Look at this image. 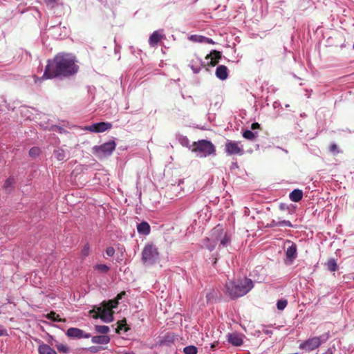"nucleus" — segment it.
Masks as SVG:
<instances>
[{
    "instance_id": "nucleus-1",
    "label": "nucleus",
    "mask_w": 354,
    "mask_h": 354,
    "mask_svg": "<svg viewBox=\"0 0 354 354\" xmlns=\"http://www.w3.org/2000/svg\"><path fill=\"white\" fill-rule=\"evenodd\" d=\"M75 57L68 53H59L48 59L41 77L42 80L55 77H68L77 73L79 67Z\"/></svg>"
},
{
    "instance_id": "nucleus-2",
    "label": "nucleus",
    "mask_w": 354,
    "mask_h": 354,
    "mask_svg": "<svg viewBox=\"0 0 354 354\" xmlns=\"http://www.w3.org/2000/svg\"><path fill=\"white\" fill-rule=\"evenodd\" d=\"M124 291L119 293L115 299L109 301H104L100 306H94V308L89 311L90 314H93L94 319L100 318L103 322L109 323L113 320V308L118 306V301L125 295Z\"/></svg>"
},
{
    "instance_id": "nucleus-3",
    "label": "nucleus",
    "mask_w": 354,
    "mask_h": 354,
    "mask_svg": "<svg viewBox=\"0 0 354 354\" xmlns=\"http://www.w3.org/2000/svg\"><path fill=\"white\" fill-rule=\"evenodd\" d=\"M253 287V282L248 278L226 282L225 293L231 299H236L246 295Z\"/></svg>"
},
{
    "instance_id": "nucleus-4",
    "label": "nucleus",
    "mask_w": 354,
    "mask_h": 354,
    "mask_svg": "<svg viewBox=\"0 0 354 354\" xmlns=\"http://www.w3.org/2000/svg\"><path fill=\"white\" fill-rule=\"evenodd\" d=\"M192 151L196 153L201 158L216 155V147L214 144L207 140H200L194 142L192 145Z\"/></svg>"
},
{
    "instance_id": "nucleus-5",
    "label": "nucleus",
    "mask_w": 354,
    "mask_h": 354,
    "mask_svg": "<svg viewBox=\"0 0 354 354\" xmlns=\"http://www.w3.org/2000/svg\"><path fill=\"white\" fill-rule=\"evenodd\" d=\"M329 337V335L326 334L319 337H313L308 339L299 345V348L311 351L318 348L323 342H325Z\"/></svg>"
},
{
    "instance_id": "nucleus-6",
    "label": "nucleus",
    "mask_w": 354,
    "mask_h": 354,
    "mask_svg": "<svg viewBox=\"0 0 354 354\" xmlns=\"http://www.w3.org/2000/svg\"><path fill=\"white\" fill-rule=\"evenodd\" d=\"M116 144L114 141L105 142L100 146L93 147V153L98 158L111 155L115 149Z\"/></svg>"
},
{
    "instance_id": "nucleus-7",
    "label": "nucleus",
    "mask_w": 354,
    "mask_h": 354,
    "mask_svg": "<svg viewBox=\"0 0 354 354\" xmlns=\"http://www.w3.org/2000/svg\"><path fill=\"white\" fill-rule=\"evenodd\" d=\"M158 259V252L153 245H147L145 247L142 253V259L144 263L152 264Z\"/></svg>"
},
{
    "instance_id": "nucleus-8",
    "label": "nucleus",
    "mask_w": 354,
    "mask_h": 354,
    "mask_svg": "<svg viewBox=\"0 0 354 354\" xmlns=\"http://www.w3.org/2000/svg\"><path fill=\"white\" fill-rule=\"evenodd\" d=\"M225 150L228 156L242 155L243 154V149L239 146V142L227 140L225 145Z\"/></svg>"
},
{
    "instance_id": "nucleus-9",
    "label": "nucleus",
    "mask_w": 354,
    "mask_h": 354,
    "mask_svg": "<svg viewBox=\"0 0 354 354\" xmlns=\"http://www.w3.org/2000/svg\"><path fill=\"white\" fill-rule=\"evenodd\" d=\"M112 128L110 122H101L84 127V130L95 133H102Z\"/></svg>"
},
{
    "instance_id": "nucleus-10",
    "label": "nucleus",
    "mask_w": 354,
    "mask_h": 354,
    "mask_svg": "<svg viewBox=\"0 0 354 354\" xmlns=\"http://www.w3.org/2000/svg\"><path fill=\"white\" fill-rule=\"evenodd\" d=\"M66 335L71 338H89L91 334L85 333L82 330L77 328H69L66 331Z\"/></svg>"
},
{
    "instance_id": "nucleus-11",
    "label": "nucleus",
    "mask_w": 354,
    "mask_h": 354,
    "mask_svg": "<svg viewBox=\"0 0 354 354\" xmlns=\"http://www.w3.org/2000/svg\"><path fill=\"white\" fill-rule=\"evenodd\" d=\"M221 58V53L217 50H213L210 54L206 55L205 59L207 61V66H215Z\"/></svg>"
},
{
    "instance_id": "nucleus-12",
    "label": "nucleus",
    "mask_w": 354,
    "mask_h": 354,
    "mask_svg": "<svg viewBox=\"0 0 354 354\" xmlns=\"http://www.w3.org/2000/svg\"><path fill=\"white\" fill-rule=\"evenodd\" d=\"M162 32V30H156L151 35L149 39V44L151 47L156 46L162 39L165 38V35Z\"/></svg>"
},
{
    "instance_id": "nucleus-13",
    "label": "nucleus",
    "mask_w": 354,
    "mask_h": 354,
    "mask_svg": "<svg viewBox=\"0 0 354 354\" xmlns=\"http://www.w3.org/2000/svg\"><path fill=\"white\" fill-rule=\"evenodd\" d=\"M228 342L235 346H240L243 344V340L241 335L233 333L227 335Z\"/></svg>"
},
{
    "instance_id": "nucleus-14",
    "label": "nucleus",
    "mask_w": 354,
    "mask_h": 354,
    "mask_svg": "<svg viewBox=\"0 0 354 354\" xmlns=\"http://www.w3.org/2000/svg\"><path fill=\"white\" fill-rule=\"evenodd\" d=\"M216 75L221 80H226L228 76L227 68L224 65L218 66L216 69Z\"/></svg>"
},
{
    "instance_id": "nucleus-15",
    "label": "nucleus",
    "mask_w": 354,
    "mask_h": 354,
    "mask_svg": "<svg viewBox=\"0 0 354 354\" xmlns=\"http://www.w3.org/2000/svg\"><path fill=\"white\" fill-rule=\"evenodd\" d=\"M286 257L289 259L290 261L295 259L297 257V245L296 244L292 243L291 245L287 248Z\"/></svg>"
},
{
    "instance_id": "nucleus-16",
    "label": "nucleus",
    "mask_w": 354,
    "mask_h": 354,
    "mask_svg": "<svg viewBox=\"0 0 354 354\" xmlns=\"http://www.w3.org/2000/svg\"><path fill=\"white\" fill-rule=\"evenodd\" d=\"M91 342L94 344H106L110 342V337L107 335H96L92 337Z\"/></svg>"
},
{
    "instance_id": "nucleus-17",
    "label": "nucleus",
    "mask_w": 354,
    "mask_h": 354,
    "mask_svg": "<svg viewBox=\"0 0 354 354\" xmlns=\"http://www.w3.org/2000/svg\"><path fill=\"white\" fill-rule=\"evenodd\" d=\"M137 230L140 234L148 235L150 233V226L148 223L143 221L138 225Z\"/></svg>"
},
{
    "instance_id": "nucleus-18",
    "label": "nucleus",
    "mask_w": 354,
    "mask_h": 354,
    "mask_svg": "<svg viewBox=\"0 0 354 354\" xmlns=\"http://www.w3.org/2000/svg\"><path fill=\"white\" fill-rule=\"evenodd\" d=\"M303 197V192L300 189H294L290 194V199L293 202H299Z\"/></svg>"
},
{
    "instance_id": "nucleus-19",
    "label": "nucleus",
    "mask_w": 354,
    "mask_h": 354,
    "mask_svg": "<svg viewBox=\"0 0 354 354\" xmlns=\"http://www.w3.org/2000/svg\"><path fill=\"white\" fill-rule=\"evenodd\" d=\"M39 354H57L56 351L50 346L43 344L38 348Z\"/></svg>"
},
{
    "instance_id": "nucleus-20",
    "label": "nucleus",
    "mask_w": 354,
    "mask_h": 354,
    "mask_svg": "<svg viewBox=\"0 0 354 354\" xmlns=\"http://www.w3.org/2000/svg\"><path fill=\"white\" fill-rule=\"evenodd\" d=\"M204 244L208 250L212 251L215 248L216 245V241L215 240H211L209 238H206L204 240Z\"/></svg>"
},
{
    "instance_id": "nucleus-21",
    "label": "nucleus",
    "mask_w": 354,
    "mask_h": 354,
    "mask_svg": "<svg viewBox=\"0 0 354 354\" xmlns=\"http://www.w3.org/2000/svg\"><path fill=\"white\" fill-rule=\"evenodd\" d=\"M94 270H97V272H100V273H107L110 268L108 266L105 265V264H96L95 266H94Z\"/></svg>"
},
{
    "instance_id": "nucleus-22",
    "label": "nucleus",
    "mask_w": 354,
    "mask_h": 354,
    "mask_svg": "<svg viewBox=\"0 0 354 354\" xmlns=\"http://www.w3.org/2000/svg\"><path fill=\"white\" fill-rule=\"evenodd\" d=\"M56 159L59 161H62L66 158V153L64 150L58 149L54 151Z\"/></svg>"
},
{
    "instance_id": "nucleus-23",
    "label": "nucleus",
    "mask_w": 354,
    "mask_h": 354,
    "mask_svg": "<svg viewBox=\"0 0 354 354\" xmlns=\"http://www.w3.org/2000/svg\"><path fill=\"white\" fill-rule=\"evenodd\" d=\"M243 137L249 140H254L257 137V133H253L250 130H245L243 133Z\"/></svg>"
},
{
    "instance_id": "nucleus-24",
    "label": "nucleus",
    "mask_w": 354,
    "mask_h": 354,
    "mask_svg": "<svg viewBox=\"0 0 354 354\" xmlns=\"http://www.w3.org/2000/svg\"><path fill=\"white\" fill-rule=\"evenodd\" d=\"M15 183V178L12 177H10L4 183L3 188L6 190H10L13 187V185Z\"/></svg>"
},
{
    "instance_id": "nucleus-25",
    "label": "nucleus",
    "mask_w": 354,
    "mask_h": 354,
    "mask_svg": "<svg viewBox=\"0 0 354 354\" xmlns=\"http://www.w3.org/2000/svg\"><path fill=\"white\" fill-rule=\"evenodd\" d=\"M46 317L50 320L55 321V322H64V319H61L59 317V315L57 314L56 313L52 311L50 313H48L46 316Z\"/></svg>"
},
{
    "instance_id": "nucleus-26",
    "label": "nucleus",
    "mask_w": 354,
    "mask_h": 354,
    "mask_svg": "<svg viewBox=\"0 0 354 354\" xmlns=\"http://www.w3.org/2000/svg\"><path fill=\"white\" fill-rule=\"evenodd\" d=\"M327 268L330 271L334 272L337 268V264L334 259H330L327 262Z\"/></svg>"
},
{
    "instance_id": "nucleus-27",
    "label": "nucleus",
    "mask_w": 354,
    "mask_h": 354,
    "mask_svg": "<svg viewBox=\"0 0 354 354\" xmlns=\"http://www.w3.org/2000/svg\"><path fill=\"white\" fill-rule=\"evenodd\" d=\"M185 354H197V348L194 346H188L184 348Z\"/></svg>"
},
{
    "instance_id": "nucleus-28",
    "label": "nucleus",
    "mask_w": 354,
    "mask_h": 354,
    "mask_svg": "<svg viewBox=\"0 0 354 354\" xmlns=\"http://www.w3.org/2000/svg\"><path fill=\"white\" fill-rule=\"evenodd\" d=\"M55 347L59 352L67 353L69 351V348L66 345L62 343L55 344Z\"/></svg>"
},
{
    "instance_id": "nucleus-29",
    "label": "nucleus",
    "mask_w": 354,
    "mask_h": 354,
    "mask_svg": "<svg viewBox=\"0 0 354 354\" xmlns=\"http://www.w3.org/2000/svg\"><path fill=\"white\" fill-rule=\"evenodd\" d=\"M95 330L97 332L102 334H106L109 331V328L106 326H95Z\"/></svg>"
},
{
    "instance_id": "nucleus-30",
    "label": "nucleus",
    "mask_w": 354,
    "mask_h": 354,
    "mask_svg": "<svg viewBox=\"0 0 354 354\" xmlns=\"http://www.w3.org/2000/svg\"><path fill=\"white\" fill-rule=\"evenodd\" d=\"M288 304V301L286 299H281L279 300L277 303V307L279 310H283Z\"/></svg>"
},
{
    "instance_id": "nucleus-31",
    "label": "nucleus",
    "mask_w": 354,
    "mask_h": 354,
    "mask_svg": "<svg viewBox=\"0 0 354 354\" xmlns=\"http://www.w3.org/2000/svg\"><path fill=\"white\" fill-rule=\"evenodd\" d=\"M39 152L40 149L38 147H32L29 151V155L32 158H36L39 156Z\"/></svg>"
},
{
    "instance_id": "nucleus-32",
    "label": "nucleus",
    "mask_w": 354,
    "mask_h": 354,
    "mask_svg": "<svg viewBox=\"0 0 354 354\" xmlns=\"http://www.w3.org/2000/svg\"><path fill=\"white\" fill-rule=\"evenodd\" d=\"M89 250H90L89 244L88 243H86L84 245V248H83V249L82 250V252H81V254H82V257H87L89 254Z\"/></svg>"
},
{
    "instance_id": "nucleus-33",
    "label": "nucleus",
    "mask_w": 354,
    "mask_h": 354,
    "mask_svg": "<svg viewBox=\"0 0 354 354\" xmlns=\"http://www.w3.org/2000/svg\"><path fill=\"white\" fill-rule=\"evenodd\" d=\"M230 242V238L227 234H225L223 238L221 240V244L223 246H226L227 244Z\"/></svg>"
},
{
    "instance_id": "nucleus-34",
    "label": "nucleus",
    "mask_w": 354,
    "mask_h": 354,
    "mask_svg": "<svg viewBox=\"0 0 354 354\" xmlns=\"http://www.w3.org/2000/svg\"><path fill=\"white\" fill-rule=\"evenodd\" d=\"M106 254L109 257H113L115 254V249L113 247H109L106 250Z\"/></svg>"
},
{
    "instance_id": "nucleus-35",
    "label": "nucleus",
    "mask_w": 354,
    "mask_h": 354,
    "mask_svg": "<svg viewBox=\"0 0 354 354\" xmlns=\"http://www.w3.org/2000/svg\"><path fill=\"white\" fill-rule=\"evenodd\" d=\"M330 151L333 153H339L338 147L335 144H331L330 146Z\"/></svg>"
},
{
    "instance_id": "nucleus-36",
    "label": "nucleus",
    "mask_w": 354,
    "mask_h": 354,
    "mask_svg": "<svg viewBox=\"0 0 354 354\" xmlns=\"http://www.w3.org/2000/svg\"><path fill=\"white\" fill-rule=\"evenodd\" d=\"M279 226H288V227H292V223L289 221L283 220L281 221H279Z\"/></svg>"
},
{
    "instance_id": "nucleus-37",
    "label": "nucleus",
    "mask_w": 354,
    "mask_h": 354,
    "mask_svg": "<svg viewBox=\"0 0 354 354\" xmlns=\"http://www.w3.org/2000/svg\"><path fill=\"white\" fill-rule=\"evenodd\" d=\"M268 225L271 227L279 226V221H276L275 220H272Z\"/></svg>"
},
{
    "instance_id": "nucleus-38",
    "label": "nucleus",
    "mask_w": 354,
    "mask_h": 354,
    "mask_svg": "<svg viewBox=\"0 0 354 354\" xmlns=\"http://www.w3.org/2000/svg\"><path fill=\"white\" fill-rule=\"evenodd\" d=\"M260 128V124L258 122H254L251 125V129L252 130L257 129Z\"/></svg>"
},
{
    "instance_id": "nucleus-39",
    "label": "nucleus",
    "mask_w": 354,
    "mask_h": 354,
    "mask_svg": "<svg viewBox=\"0 0 354 354\" xmlns=\"http://www.w3.org/2000/svg\"><path fill=\"white\" fill-rule=\"evenodd\" d=\"M7 335V331L0 326V336Z\"/></svg>"
},
{
    "instance_id": "nucleus-40",
    "label": "nucleus",
    "mask_w": 354,
    "mask_h": 354,
    "mask_svg": "<svg viewBox=\"0 0 354 354\" xmlns=\"http://www.w3.org/2000/svg\"><path fill=\"white\" fill-rule=\"evenodd\" d=\"M126 324V320L124 319V321H122V323H120L118 326V330H122V326Z\"/></svg>"
},
{
    "instance_id": "nucleus-41",
    "label": "nucleus",
    "mask_w": 354,
    "mask_h": 354,
    "mask_svg": "<svg viewBox=\"0 0 354 354\" xmlns=\"http://www.w3.org/2000/svg\"><path fill=\"white\" fill-rule=\"evenodd\" d=\"M57 0H48V3L51 4L56 2Z\"/></svg>"
},
{
    "instance_id": "nucleus-42",
    "label": "nucleus",
    "mask_w": 354,
    "mask_h": 354,
    "mask_svg": "<svg viewBox=\"0 0 354 354\" xmlns=\"http://www.w3.org/2000/svg\"><path fill=\"white\" fill-rule=\"evenodd\" d=\"M196 37V36L192 35V36H191V37H190V39H194V37Z\"/></svg>"
},
{
    "instance_id": "nucleus-43",
    "label": "nucleus",
    "mask_w": 354,
    "mask_h": 354,
    "mask_svg": "<svg viewBox=\"0 0 354 354\" xmlns=\"http://www.w3.org/2000/svg\"><path fill=\"white\" fill-rule=\"evenodd\" d=\"M91 351H95L96 350H95V348L92 347V348H91Z\"/></svg>"
},
{
    "instance_id": "nucleus-44",
    "label": "nucleus",
    "mask_w": 354,
    "mask_h": 354,
    "mask_svg": "<svg viewBox=\"0 0 354 354\" xmlns=\"http://www.w3.org/2000/svg\"><path fill=\"white\" fill-rule=\"evenodd\" d=\"M216 261H217V259H216V258H215V259H214V264H215V263H216Z\"/></svg>"
}]
</instances>
